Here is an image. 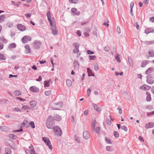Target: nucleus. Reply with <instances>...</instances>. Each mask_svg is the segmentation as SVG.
Here are the masks:
<instances>
[{
    "label": "nucleus",
    "instance_id": "2f4dec72",
    "mask_svg": "<svg viewBox=\"0 0 154 154\" xmlns=\"http://www.w3.org/2000/svg\"><path fill=\"white\" fill-rule=\"evenodd\" d=\"M26 29L24 26L20 24V31H24Z\"/></svg>",
    "mask_w": 154,
    "mask_h": 154
},
{
    "label": "nucleus",
    "instance_id": "603ef678",
    "mask_svg": "<svg viewBox=\"0 0 154 154\" xmlns=\"http://www.w3.org/2000/svg\"><path fill=\"white\" fill-rule=\"evenodd\" d=\"M100 127H97L96 128V132L98 134L99 133V131L100 130Z\"/></svg>",
    "mask_w": 154,
    "mask_h": 154
},
{
    "label": "nucleus",
    "instance_id": "473e14b6",
    "mask_svg": "<svg viewBox=\"0 0 154 154\" xmlns=\"http://www.w3.org/2000/svg\"><path fill=\"white\" fill-rule=\"evenodd\" d=\"M29 125L32 128H35L34 123L32 121L30 122L29 123Z\"/></svg>",
    "mask_w": 154,
    "mask_h": 154
},
{
    "label": "nucleus",
    "instance_id": "aec40b11",
    "mask_svg": "<svg viewBox=\"0 0 154 154\" xmlns=\"http://www.w3.org/2000/svg\"><path fill=\"white\" fill-rule=\"evenodd\" d=\"M16 44L14 43H12L10 44L8 47V49L11 50V48H15L16 47Z\"/></svg>",
    "mask_w": 154,
    "mask_h": 154
},
{
    "label": "nucleus",
    "instance_id": "9b49d317",
    "mask_svg": "<svg viewBox=\"0 0 154 154\" xmlns=\"http://www.w3.org/2000/svg\"><path fill=\"white\" fill-rule=\"evenodd\" d=\"M83 136L85 139H88L90 137V135L88 132L86 131L84 132L83 133Z\"/></svg>",
    "mask_w": 154,
    "mask_h": 154
},
{
    "label": "nucleus",
    "instance_id": "052dcab7",
    "mask_svg": "<svg viewBox=\"0 0 154 154\" xmlns=\"http://www.w3.org/2000/svg\"><path fill=\"white\" fill-rule=\"evenodd\" d=\"M14 94L16 95H19V91L18 90H16L14 92Z\"/></svg>",
    "mask_w": 154,
    "mask_h": 154
},
{
    "label": "nucleus",
    "instance_id": "ddd939ff",
    "mask_svg": "<svg viewBox=\"0 0 154 154\" xmlns=\"http://www.w3.org/2000/svg\"><path fill=\"white\" fill-rule=\"evenodd\" d=\"M154 127V124L152 122H149L148 124H146L145 125V128L148 129L149 128H152Z\"/></svg>",
    "mask_w": 154,
    "mask_h": 154
},
{
    "label": "nucleus",
    "instance_id": "13d9d810",
    "mask_svg": "<svg viewBox=\"0 0 154 154\" xmlns=\"http://www.w3.org/2000/svg\"><path fill=\"white\" fill-rule=\"evenodd\" d=\"M134 26H135L136 28L137 29H139V25L138 24H137V23H134Z\"/></svg>",
    "mask_w": 154,
    "mask_h": 154
},
{
    "label": "nucleus",
    "instance_id": "cd10ccee",
    "mask_svg": "<svg viewBox=\"0 0 154 154\" xmlns=\"http://www.w3.org/2000/svg\"><path fill=\"white\" fill-rule=\"evenodd\" d=\"M93 106L94 108V109L97 112H100L101 110L100 108H99L95 104H93Z\"/></svg>",
    "mask_w": 154,
    "mask_h": 154
},
{
    "label": "nucleus",
    "instance_id": "c03bdc74",
    "mask_svg": "<svg viewBox=\"0 0 154 154\" xmlns=\"http://www.w3.org/2000/svg\"><path fill=\"white\" fill-rule=\"evenodd\" d=\"M106 123L108 125H110L111 124V121L109 119H107L106 120Z\"/></svg>",
    "mask_w": 154,
    "mask_h": 154
},
{
    "label": "nucleus",
    "instance_id": "774afa93",
    "mask_svg": "<svg viewBox=\"0 0 154 154\" xmlns=\"http://www.w3.org/2000/svg\"><path fill=\"white\" fill-rule=\"evenodd\" d=\"M29 148L30 150V151L34 150L33 146L32 144H31L30 146L29 147Z\"/></svg>",
    "mask_w": 154,
    "mask_h": 154
},
{
    "label": "nucleus",
    "instance_id": "c9c22d12",
    "mask_svg": "<svg viewBox=\"0 0 154 154\" xmlns=\"http://www.w3.org/2000/svg\"><path fill=\"white\" fill-rule=\"evenodd\" d=\"M74 138L75 139V141L78 143H80V140L79 137H78L77 135H75L74 136Z\"/></svg>",
    "mask_w": 154,
    "mask_h": 154
},
{
    "label": "nucleus",
    "instance_id": "c756f323",
    "mask_svg": "<svg viewBox=\"0 0 154 154\" xmlns=\"http://www.w3.org/2000/svg\"><path fill=\"white\" fill-rule=\"evenodd\" d=\"M148 53L150 57H154V51L153 50H150L149 51Z\"/></svg>",
    "mask_w": 154,
    "mask_h": 154
},
{
    "label": "nucleus",
    "instance_id": "7ed1b4c3",
    "mask_svg": "<svg viewBox=\"0 0 154 154\" xmlns=\"http://www.w3.org/2000/svg\"><path fill=\"white\" fill-rule=\"evenodd\" d=\"M53 129L55 134L57 136H61L62 132L60 127L58 126H55L53 127Z\"/></svg>",
    "mask_w": 154,
    "mask_h": 154
},
{
    "label": "nucleus",
    "instance_id": "39448f33",
    "mask_svg": "<svg viewBox=\"0 0 154 154\" xmlns=\"http://www.w3.org/2000/svg\"><path fill=\"white\" fill-rule=\"evenodd\" d=\"M41 45L40 41L35 40L33 43V47L35 49H38L40 48Z\"/></svg>",
    "mask_w": 154,
    "mask_h": 154
},
{
    "label": "nucleus",
    "instance_id": "6e6552de",
    "mask_svg": "<svg viewBox=\"0 0 154 154\" xmlns=\"http://www.w3.org/2000/svg\"><path fill=\"white\" fill-rule=\"evenodd\" d=\"M71 12L73 15H79L80 14V12L77 11V9L75 8H73L71 9Z\"/></svg>",
    "mask_w": 154,
    "mask_h": 154
},
{
    "label": "nucleus",
    "instance_id": "a211bd4d",
    "mask_svg": "<svg viewBox=\"0 0 154 154\" xmlns=\"http://www.w3.org/2000/svg\"><path fill=\"white\" fill-rule=\"evenodd\" d=\"M7 137L9 139H15L17 138V136L16 135L11 134L8 135Z\"/></svg>",
    "mask_w": 154,
    "mask_h": 154
},
{
    "label": "nucleus",
    "instance_id": "72a5a7b5",
    "mask_svg": "<svg viewBox=\"0 0 154 154\" xmlns=\"http://www.w3.org/2000/svg\"><path fill=\"white\" fill-rule=\"evenodd\" d=\"M145 43L147 45L152 44L154 43V41H146L145 42Z\"/></svg>",
    "mask_w": 154,
    "mask_h": 154
},
{
    "label": "nucleus",
    "instance_id": "e433bc0d",
    "mask_svg": "<svg viewBox=\"0 0 154 154\" xmlns=\"http://www.w3.org/2000/svg\"><path fill=\"white\" fill-rule=\"evenodd\" d=\"M73 46L75 48H79V45L76 43H74L73 44Z\"/></svg>",
    "mask_w": 154,
    "mask_h": 154
},
{
    "label": "nucleus",
    "instance_id": "338daca9",
    "mask_svg": "<svg viewBox=\"0 0 154 154\" xmlns=\"http://www.w3.org/2000/svg\"><path fill=\"white\" fill-rule=\"evenodd\" d=\"M91 90L90 89H88L87 91V94L88 96H89V94L91 93Z\"/></svg>",
    "mask_w": 154,
    "mask_h": 154
},
{
    "label": "nucleus",
    "instance_id": "4be33fe9",
    "mask_svg": "<svg viewBox=\"0 0 154 154\" xmlns=\"http://www.w3.org/2000/svg\"><path fill=\"white\" fill-rule=\"evenodd\" d=\"M148 61L147 60H145L143 61L141 64V66L142 67H144L146 66L147 65V64L148 63Z\"/></svg>",
    "mask_w": 154,
    "mask_h": 154
},
{
    "label": "nucleus",
    "instance_id": "c85d7f7f",
    "mask_svg": "<svg viewBox=\"0 0 154 154\" xmlns=\"http://www.w3.org/2000/svg\"><path fill=\"white\" fill-rule=\"evenodd\" d=\"M128 62L131 66L133 67V62L131 58L129 57H128Z\"/></svg>",
    "mask_w": 154,
    "mask_h": 154
},
{
    "label": "nucleus",
    "instance_id": "f257e3e1",
    "mask_svg": "<svg viewBox=\"0 0 154 154\" xmlns=\"http://www.w3.org/2000/svg\"><path fill=\"white\" fill-rule=\"evenodd\" d=\"M47 15L51 26V29L52 30V33L54 35H56L57 34V29L56 25L55 19L53 17L51 18L50 11H48L47 12Z\"/></svg>",
    "mask_w": 154,
    "mask_h": 154
},
{
    "label": "nucleus",
    "instance_id": "20e7f679",
    "mask_svg": "<svg viewBox=\"0 0 154 154\" xmlns=\"http://www.w3.org/2000/svg\"><path fill=\"white\" fill-rule=\"evenodd\" d=\"M43 140L45 142V144L48 146V147L50 149H52V147L51 144V142L49 138L46 137H43Z\"/></svg>",
    "mask_w": 154,
    "mask_h": 154
},
{
    "label": "nucleus",
    "instance_id": "412c9836",
    "mask_svg": "<svg viewBox=\"0 0 154 154\" xmlns=\"http://www.w3.org/2000/svg\"><path fill=\"white\" fill-rule=\"evenodd\" d=\"M29 103L32 107H35L37 104V102L35 100H32L29 102Z\"/></svg>",
    "mask_w": 154,
    "mask_h": 154
},
{
    "label": "nucleus",
    "instance_id": "de8ad7c7",
    "mask_svg": "<svg viewBox=\"0 0 154 154\" xmlns=\"http://www.w3.org/2000/svg\"><path fill=\"white\" fill-rule=\"evenodd\" d=\"M121 129L124 130L125 131H127L128 130V128L126 127L125 126H122L121 127Z\"/></svg>",
    "mask_w": 154,
    "mask_h": 154
},
{
    "label": "nucleus",
    "instance_id": "bb28decb",
    "mask_svg": "<svg viewBox=\"0 0 154 154\" xmlns=\"http://www.w3.org/2000/svg\"><path fill=\"white\" fill-rule=\"evenodd\" d=\"M66 83L67 86L69 87L72 85V82L70 80L67 79L66 81Z\"/></svg>",
    "mask_w": 154,
    "mask_h": 154
},
{
    "label": "nucleus",
    "instance_id": "864d4df0",
    "mask_svg": "<svg viewBox=\"0 0 154 154\" xmlns=\"http://www.w3.org/2000/svg\"><path fill=\"white\" fill-rule=\"evenodd\" d=\"M79 51V48H75L73 50V52L74 53H77Z\"/></svg>",
    "mask_w": 154,
    "mask_h": 154
},
{
    "label": "nucleus",
    "instance_id": "b1692460",
    "mask_svg": "<svg viewBox=\"0 0 154 154\" xmlns=\"http://www.w3.org/2000/svg\"><path fill=\"white\" fill-rule=\"evenodd\" d=\"M5 15L0 16V23L3 22L5 20Z\"/></svg>",
    "mask_w": 154,
    "mask_h": 154
},
{
    "label": "nucleus",
    "instance_id": "9d476101",
    "mask_svg": "<svg viewBox=\"0 0 154 154\" xmlns=\"http://www.w3.org/2000/svg\"><path fill=\"white\" fill-rule=\"evenodd\" d=\"M73 66L75 69H78L79 67V62L77 60H75L73 63Z\"/></svg>",
    "mask_w": 154,
    "mask_h": 154
},
{
    "label": "nucleus",
    "instance_id": "423d86ee",
    "mask_svg": "<svg viewBox=\"0 0 154 154\" xmlns=\"http://www.w3.org/2000/svg\"><path fill=\"white\" fill-rule=\"evenodd\" d=\"M146 82L149 84H152L154 82V80H153V77L151 74L147 75L146 77Z\"/></svg>",
    "mask_w": 154,
    "mask_h": 154
},
{
    "label": "nucleus",
    "instance_id": "a19ab883",
    "mask_svg": "<svg viewBox=\"0 0 154 154\" xmlns=\"http://www.w3.org/2000/svg\"><path fill=\"white\" fill-rule=\"evenodd\" d=\"M105 141H106V142L108 143L111 144L112 143V142L110 140V139L107 137H106L105 138Z\"/></svg>",
    "mask_w": 154,
    "mask_h": 154
},
{
    "label": "nucleus",
    "instance_id": "4d7b16f0",
    "mask_svg": "<svg viewBox=\"0 0 154 154\" xmlns=\"http://www.w3.org/2000/svg\"><path fill=\"white\" fill-rule=\"evenodd\" d=\"M87 53L88 54H93L94 52L93 51H91V50H88L87 51Z\"/></svg>",
    "mask_w": 154,
    "mask_h": 154
},
{
    "label": "nucleus",
    "instance_id": "79ce46f5",
    "mask_svg": "<svg viewBox=\"0 0 154 154\" xmlns=\"http://www.w3.org/2000/svg\"><path fill=\"white\" fill-rule=\"evenodd\" d=\"M32 1V0H26V4L24 3L23 4L24 5L29 6V5H27V4H29Z\"/></svg>",
    "mask_w": 154,
    "mask_h": 154
},
{
    "label": "nucleus",
    "instance_id": "4c0bfd02",
    "mask_svg": "<svg viewBox=\"0 0 154 154\" xmlns=\"http://www.w3.org/2000/svg\"><path fill=\"white\" fill-rule=\"evenodd\" d=\"M44 85L45 87H48L49 86V82L45 81L44 82Z\"/></svg>",
    "mask_w": 154,
    "mask_h": 154
},
{
    "label": "nucleus",
    "instance_id": "8fccbe9b",
    "mask_svg": "<svg viewBox=\"0 0 154 154\" xmlns=\"http://www.w3.org/2000/svg\"><path fill=\"white\" fill-rule=\"evenodd\" d=\"M7 26L9 28L11 27L12 26V24L11 23L8 22L7 24Z\"/></svg>",
    "mask_w": 154,
    "mask_h": 154
},
{
    "label": "nucleus",
    "instance_id": "5701e85b",
    "mask_svg": "<svg viewBox=\"0 0 154 154\" xmlns=\"http://www.w3.org/2000/svg\"><path fill=\"white\" fill-rule=\"evenodd\" d=\"M25 48L26 50V52L28 53H30L31 52V50L29 46L28 45H26L25 46Z\"/></svg>",
    "mask_w": 154,
    "mask_h": 154
},
{
    "label": "nucleus",
    "instance_id": "3c124183",
    "mask_svg": "<svg viewBox=\"0 0 154 154\" xmlns=\"http://www.w3.org/2000/svg\"><path fill=\"white\" fill-rule=\"evenodd\" d=\"M111 146H107L106 148V150L109 151H112V149Z\"/></svg>",
    "mask_w": 154,
    "mask_h": 154
},
{
    "label": "nucleus",
    "instance_id": "680f3d73",
    "mask_svg": "<svg viewBox=\"0 0 154 154\" xmlns=\"http://www.w3.org/2000/svg\"><path fill=\"white\" fill-rule=\"evenodd\" d=\"M147 114L148 116H150L151 115L154 114V111H152V112H147Z\"/></svg>",
    "mask_w": 154,
    "mask_h": 154
},
{
    "label": "nucleus",
    "instance_id": "1a4fd4ad",
    "mask_svg": "<svg viewBox=\"0 0 154 154\" xmlns=\"http://www.w3.org/2000/svg\"><path fill=\"white\" fill-rule=\"evenodd\" d=\"M29 89L31 91L34 92H38L39 91V89L35 86L30 87Z\"/></svg>",
    "mask_w": 154,
    "mask_h": 154
},
{
    "label": "nucleus",
    "instance_id": "09e8293b",
    "mask_svg": "<svg viewBox=\"0 0 154 154\" xmlns=\"http://www.w3.org/2000/svg\"><path fill=\"white\" fill-rule=\"evenodd\" d=\"M104 49L106 51H109L110 50V48L109 46H106L104 48Z\"/></svg>",
    "mask_w": 154,
    "mask_h": 154
},
{
    "label": "nucleus",
    "instance_id": "393cba45",
    "mask_svg": "<svg viewBox=\"0 0 154 154\" xmlns=\"http://www.w3.org/2000/svg\"><path fill=\"white\" fill-rule=\"evenodd\" d=\"M0 129L1 131H6L8 130V128L5 126H1L0 127Z\"/></svg>",
    "mask_w": 154,
    "mask_h": 154
},
{
    "label": "nucleus",
    "instance_id": "0e129e2a",
    "mask_svg": "<svg viewBox=\"0 0 154 154\" xmlns=\"http://www.w3.org/2000/svg\"><path fill=\"white\" fill-rule=\"evenodd\" d=\"M117 109L119 110V114H121L122 112V110L121 108L119 107H118L117 108Z\"/></svg>",
    "mask_w": 154,
    "mask_h": 154
},
{
    "label": "nucleus",
    "instance_id": "37998d69",
    "mask_svg": "<svg viewBox=\"0 0 154 154\" xmlns=\"http://www.w3.org/2000/svg\"><path fill=\"white\" fill-rule=\"evenodd\" d=\"M51 90H49L48 91H45V94L46 96L49 95L51 94Z\"/></svg>",
    "mask_w": 154,
    "mask_h": 154
},
{
    "label": "nucleus",
    "instance_id": "5fc2aeb1",
    "mask_svg": "<svg viewBox=\"0 0 154 154\" xmlns=\"http://www.w3.org/2000/svg\"><path fill=\"white\" fill-rule=\"evenodd\" d=\"M98 66L97 64H96L94 66V69L95 71H97L98 70Z\"/></svg>",
    "mask_w": 154,
    "mask_h": 154
},
{
    "label": "nucleus",
    "instance_id": "0eeeda50",
    "mask_svg": "<svg viewBox=\"0 0 154 154\" xmlns=\"http://www.w3.org/2000/svg\"><path fill=\"white\" fill-rule=\"evenodd\" d=\"M151 88V86L149 85H143L142 86H140L139 88L140 90H143L145 91H147L149 90Z\"/></svg>",
    "mask_w": 154,
    "mask_h": 154
},
{
    "label": "nucleus",
    "instance_id": "f3484780",
    "mask_svg": "<svg viewBox=\"0 0 154 154\" xmlns=\"http://www.w3.org/2000/svg\"><path fill=\"white\" fill-rule=\"evenodd\" d=\"M12 141L9 140H5L4 141L5 144L7 146H10V144L12 143Z\"/></svg>",
    "mask_w": 154,
    "mask_h": 154
},
{
    "label": "nucleus",
    "instance_id": "a18cd8bd",
    "mask_svg": "<svg viewBox=\"0 0 154 154\" xmlns=\"http://www.w3.org/2000/svg\"><path fill=\"white\" fill-rule=\"evenodd\" d=\"M114 135L116 137H118L119 136V134L116 131H115L113 133Z\"/></svg>",
    "mask_w": 154,
    "mask_h": 154
},
{
    "label": "nucleus",
    "instance_id": "58836bf2",
    "mask_svg": "<svg viewBox=\"0 0 154 154\" xmlns=\"http://www.w3.org/2000/svg\"><path fill=\"white\" fill-rule=\"evenodd\" d=\"M89 60H94L96 58V57L95 55L94 56H89Z\"/></svg>",
    "mask_w": 154,
    "mask_h": 154
},
{
    "label": "nucleus",
    "instance_id": "4468645a",
    "mask_svg": "<svg viewBox=\"0 0 154 154\" xmlns=\"http://www.w3.org/2000/svg\"><path fill=\"white\" fill-rule=\"evenodd\" d=\"M146 94L147 95L146 97V100L147 101H150L151 100V95L149 92L146 91Z\"/></svg>",
    "mask_w": 154,
    "mask_h": 154
},
{
    "label": "nucleus",
    "instance_id": "a878e982",
    "mask_svg": "<svg viewBox=\"0 0 154 154\" xmlns=\"http://www.w3.org/2000/svg\"><path fill=\"white\" fill-rule=\"evenodd\" d=\"M54 119L57 121H60L61 119V118L60 116L56 115L54 116Z\"/></svg>",
    "mask_w": 154,
    "mask_h": 154
},
{
    "label": "nucleus",
    "instance_id": "dca6fc26",
    "mask_svg": "<svg viewBox=\"0 0 154 154\" xmlns=\"http://www.w3.org/2000/svg\"><path fill=\"white\" fill-rule=\"evenodd\" d=\"M154 29L152 28H146L145 31V32L146 34H148L150 32H153Z\"/></svg>",
    "mask_w": 154,
    "mask_h": 154
},
{
    "label": "nucleus",
    "instance_id": "ea45409f",
    "mask_svg": "<svg viewBox=\"0 0 154 154\" xmlns=\"http://www.w3.org/2000/svg\"><path fill=\"white\" fill-rule=\"evenodd\" d=\"M31 39H22V41L23 43H26L28 41H30Z\"/></svg>",
    "mask_w": 154,
    "mask_h": 154
},
{
    "label": "nucleus",
    "instance_id": "bf43d9fd",
    "mask_svg": "<svg viewBox=\"0 0 154 154\" xmlns=\"http://www.w3.org/2000/svg\"><path fill=\"white\" fill-rule=\"evenodd\" d=\"M18 76L17 75H12V74H10L9 75V78L11 77H16Z\"/></svg>",
    "mask_w": 154,
    "mask_h": 154
},
{
    "label": "nucleus",
    "instance_id": "7c9ffc66",
    "mask_svg": "<svg viewBox=\"0 0 154 154\" xmlns=\"http://www.w3.org/2000/svg\"><path fill=\"white\" fill-rule=\"evenodd\" d=\"M153 69L152 67H150L148 69L146 72V74H148L151 72V70Z\"/></svg>",
    "mask_w": 154,
    "mask_h": 154
},
{
    "label": "nucleus",
    "instance_id": "f704fd0d",
    "mask_svg": "<svg viewBox=\"0 0 154 154\" xmlns=\"http://www.w3.org/2000/svg\"><path fill=\"white\" fill-rule=\"evenodd\" d=\"M6 59L4 55L1 54H0V60H5Z\"/></svg>",
    "mask_w": 154,
    "mask_h": 154
},
{
    "label": "nucleus",
    "instance_id": "6ab92c4d",
    "mask_svg": "<svg viewBox=\"0 0 154 154\" xmlns=\"http://www.w3.org/2000/svg\"><path fill=\"white\" fill-rule=\"evenodd\" d=\"M5 152L4 154H11V151L10 148L6 147L5 148Z\"/></svg>",
    "mask_w": 154,
    "mask_h": 154
},
{
    "label": "nucleus",
    "instance_id": "49530a36",
    "mask_svg": "<svg viewBox=\"0 0 154 154\" xmlns=\"http://www.w3.org/2000/svg\"><path fill=\"white\" fill-rule=\"evenodd\" d=\"M78 0H69V2L72 3L76 4L78 2Z\"/></svg>",
    "mask_w": 154,
    "mask_h": 154
},
{
    "label": "nucleus",
    "instance_id": "e2e57ef3",
    "mask_svg": "<svg viewBox=\"0 0 154 154\" xmlns=\"http://www.w3.org/2000/svg\"><path fill=\"white\" fill-rule=\"evenodd\" d=\"M3 44L2 42H0V50H2L3 48Z\"/></svg>",
    "mask_w": 154,
    "mask_h": 154
},
{
    "label": "nucleus",
    "instance_id": "f03ea898",
    "mask_svg": "<svg viewBox=\"0 0 154 154\" xmlns=\"http://www.w3.org/2000/svg\"><path fill=\"white\" fill-rule=\"evenodd\" d=\"M55 125L54 118L51 116H50L48 118L46 125L48 128L49 129L53 128Z\"/></svg>",
    "mask_w": 154,
    "mask_h": 154
},
{
    "label": "nucleus",
    "instance_id": "f8f14e48",
    "mask_svg": "<svg viewBox=\"0 0 154 154\" xmlns=\"http://www.w3.org/2000/svg\"><path fill=\"white\" fill-rule=\"evenodd\" d=\"M21 127H26V128H28L29 126L28 124V122L27 120H24L23 123L21 124Z\"/></svg>",
    "mask_w": 154,
    "mask_h": 154
},
{
    "label": "nucleus",
    "instance_id": "2eb2a0df",
    "mask_svg": "<svg viewBox=\"0 0 154 154\" xmlns=\"http://www.w3.org/2000/svg\"><path fill=\"white\" fill-rule=\"evenodd\" d=\"M87 69L88 76H94V73L93 72H92V71L89 68H87Z\"/></svg>",
    "mask_w": 154,
    "mask_h": 154
},
{
    "label": "nucleus",
    "instance_id": "6e6d98bb",
    "mask_svg": "<svg viewBox=\"0 0 154 154\" xmlns=\"http://www.w3.org/2000/svg\"><path fill=\"white\" fill-rule=\"evenodd\" d=\"M116 59L118 62H121V60L120 58L118 56H116Z\"/></svg>",
    "mask_w": 154,
    "mask_h": 154
},
{
    "label": "nucleus",
    "instance_id": "69168bd1",
    "mask_svg": "<svg viewBox=\"0 0 154 154\" xmlns=\"http://www.w3.org/2000/svg\"><path fill=\"white\" fill-rule=\"evenodd\" d=\"M22 108L24 109H29V106H27L25 105L23 106Z\"/></svg>",
    "mask_w": 154,
    "mask_h": 154
}]
</instances>
